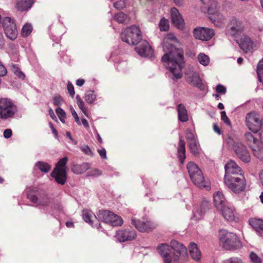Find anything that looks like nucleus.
Here are the masks:
<instances>
[{"mask_svg":"<svg viewBox=\"0 0 263 263\" xmlns=\"http://www.w3.org/2000/svg\"><path fill=\"white\" fill-rule=\"evenodd\" d=\"M237 43L244 53L252 52L253 50L254 43L247 35L242 34L239 37L235 39Z\"/></svg>","mask_w":263,"mask_h":263,"instance_id":"obj_15","label":"nucleus"},{"mask_svg":"<svg viewBox=\"0 0 263 263\" xmlns=\"http://www.w3.org/2000/svg\"><path fill=\"white\" fill-rule=\"evenodd\" d=\"M244 30L245 26L242 22L234 17L231 18L228 25L227 32L235 39H237Z\"/></svg>","mask_w":263,"mask_h":263,"instance_id":"obj_12","label":"nucleus"},{"mask_svg":"<svg viewBox=\"0 0 263 263\" xmlns=\"http://www.w3.org/2000/svg\"><path fill=\"white\" fill-rule=\"evenodd\" d=\"M159 28L161 31H166L169 29L168 22L167 20L163 18L159 23Z\"/></svg>","mask_w":263,"mask_h":263,"instance_id":"obj_42","label":"nucleus"},{"mask_svg":"<svg viewBox=\"0 0 263 263\" xmlns=\"http://www.w3.org/2000/svg\"><path fill=\"white\" fill-rule=\"evenodd\" d=\"M114 20L119 23H127L129 20L128 16L122 12L116 14L114 16Z\"/></svg>","mask_w":263,"mask_h":263,"instance_id":"obj_34","label":"nucleus"},{"mask_svg":"<svg viewBox=\"0 0 263 263\" xmlns=\"http://www.w3.org/2000/svg\"><path fill=\"white\" fill-rule=\"evenodd\" d=\"M67 161V157H64V158L60 159L59 161L55 164H66Z\"/></svg>","mask_w":263,"mask_h":263,"instance_id":"obj_61","label":"nucleus"},{"mask_svg":"<svg viewBox=\"0 0 263 263\" xmlns=\"http://www.w3.org/2000/svg\"><path fill=\"white\" fill-rule=\"evenodd\" d=\"M81 150L84 152L86 155L88 156H92V152L91 149L88 145H84L81 147Z\"/></svg>","mask_w":263,"mask_h":263,"instance_id":"obj_51","label":"nucleus"},{"mask_svg":"<svg viewBox=\"0 0 263 263\" xmlns=\"http://www.w3.org/2000/svg\"><path fill=\"white\" fill-rule=\"evenodd\" d=\"M14 74L18 78L24 79L25 77V74L18 68H16L14 71Z\"/></svg>","mask_w":263,"mask_h":263,"instance_id":"obj_55","label":"nucleus"},{"mask_svg":"<svg viewBox=\"0 0 263 263\" xmlns=\"http://www.w3.org/2000/svg\"><path fill=\"white\" fill-rule=\"evenodd\" d=\"M85 83V80L83 79H79L76 81V85L78 86H82Z\"/></svg>","mask_w":263,"mask_h":263,"instance_id":"obj_63","label":"nucleus"},{"mask_svg":"<svg viewBox=\"0 0 263 263\" xmlns=\"http://www.w3.org/2000/svg\"><path fill=\"white\" fill-rule=\"evenodd\" d=\"M224 182L228 188L236 194H239L243 192L246 186V181L244 175H241V177L234 176L233 178L224 179Z\"/></svg>","mask_w":263,"mask_h":263,"instance_id":"obj_6","label":"nucleus"},{"mask_svg":"<svg viewBox=\"0 0 263 263\" xmlns=\"http://www.w3.org/2000/svg\"><path fill=\"white\" fill-rule=\"evenodd\" d=\"M51 173V176L54 178L55 182L60 185H64L67 179L66 165H55Z\"/></svg>","mask_w":263,"mask_h":263,"instance_id":"obj_14","label":"nucleus"},{"mask_svg":"<svg viewBox=\"0 0 263 263\" xmlns=\"http://www.w3.org/2000/svg\"><path fill=\"white\" fill-rule=\"evenodd\" d=\"M204 5L203 8L207 10L210 15L209 18L213 22H222L223 16L217 10V4L214 0H201Z\"/></svg>","mask_w":263,"mask_h":263,"instance_id":"obj_7","label":"nucleus"},{"mask_svg":"<svg viewBox=\"0 0 263 263\" xmlns=\"http://www.w3.org/2000/svg\"><path fill=\"white\" fill-rule=\"evenodd\" d=\"M83 218L85 221L89 224L93 228L100 229L101 225L97 222L98 221V216L97 217L93 213L88 210H84L82 212Z\"/></svg>","mask_w":263,"mask_h":263,"instance_id":"obj_20","label":"nucleus"},{"mask_svg":"<svg viewBox=\"0 0 263 263\" xmlns=\"http://www.w3.org/2000/svg\"><path fill=\"white\" fill-rule=\"evenodd\" d=\"M213 129L215 132L217 133L218 135L221 134V130L218 126L216 124H214Z\"/></svg>","mask_w":263,"mask_h":263,"instance_id":"obj_64","label":"nucleus"},{"mask_svg":"<svg viewBox=\"0 0 263 263\" xmlns=\"http://www.w3.org/2000/svg\"><path fill=\"white\" fill-rule=\"evenodd\" d=\"M249 224L254 229L260 237H263V220L258 218H251Z\"/></svg>","mask_w":263,"mask_h":263,"instance_id":"obj_26","label":"nucleus"},{"mask_svg":"<svg viewBox=\"0 0 263 263\" xmlns=\"http://www.w3.org/2000/svg\"><path fill=\"white\" fill-rule=\"evenodd\" d=\"M208 204L207 202H203L200 207L194 209L192 218L195 220L201 219L206 210L208 209Z\"/></svg>","mask_w":263,"mask_h":263,"instance_id":"obj_29","label":"nucleus"},{"mask_svg":"<svg viewBox=\"0 0 263 263\" xmlns=\"http://www.w3.org/2000/svg\"><path fill=\"white\" fill-rule=\"evenodd\" d=\"M214 35V31L212 29L206 27L196 28L193 30V35L196 39L202 41H209Z\"/></svg>","mask_w":263,"mask_h":263,"instance_id":"obj_16","label":"nucleus"},{"mask_svg":"<svg viewBox=\"0 0 263 263\" xmlns=\"http://www.w3.org/2000/svg\"><path fill=\"white\" fill-rule=\"evenodd\" d=\"M70 111H71V113L72 117L74 118V119L75 120V121L77 122V123L78 124L81 125V122H80L79 118L76 111H75V110L72 107H71Z\"/></svg>","mask_w":263,"mask_h":263,"instance_id":"obj_54","label":"nucleus"},{"mask_svg":"<svg viewBox=\"0 0 263 263\" xmlns=\"http://www.w3.org/2000/svg\"><path fill=\"white\" fill-rule=\"evenodd\" d=\"M158 251L163 259L164 263H178L180 259L187 255V249L182 243L176 240H172L170 246L162 243L158 247Z\"/></svg>","mask_w":263,"mask_h":263,"instance_id":"obj_2","label":"nucleus"},{"mask_svg":"<svg viewBox=\"0 0 263 263\" xmlns=\"http://www.w3.org/2000/svg\"><path fill=\"white\" fill-rule=\"evenodd\" d=\"M32 31V27L31 25L26 24L22 28V34L23 36H28Z\"/></svg>","mask_w":263,"mask_h":263,"instance_id":"obj_40","label":"nucleus"},{"mask_svg":"<svg viewBox=\"0 0 263 263\" xmlns=\"http://www.w3.org/2000/svg\"><path fill=\"white\" fill-rule=\"evenodd\" d=\"M189 251L192 258L194 260L196 261H199L200 260L201 254L200 251L198 248L197 245L196 243L194 242L190 243L189 246Z\"/></svg>","mask_w":263,"mask_h":263,"instance_id":"obj_32","label":"nucleus"},{"mask_svg":"<svg viewBox=\"0 0 263 263\" xmlns=\"http://www.w3.org/2000/svg\"><path fill=\"white\" fill-rule=\"evenodd\" d=\"M262 144H258L255 147L252 148L253 155L258 159L263 160V146Z\"/></svg>","mask_w":263,"mask_h":263,"instance_id":"obj_35","label":"nucleus"},{"mask_svg":"<svg viewBox=\"0 0 263 263\" xmlns=\"http://www.w3.org/2000/svg\"><path fill=\"white\" fill-rule=\"evenodd\" d=\"M229 143L232 145V149L237 156L244 163H248L251 160V156L246 146L239 141H234L230 140Z\"/></svg>","mask_w":263,"mask_h":263,"instance_id":"obj_8","label":"nucleus"},{"mask_svg":"<svg viewBox=\"0 0 263 263\" xmlns=\"http://www.w3.org/2000/svg\"><path fill=\"white\" fill-rule=\"evenodd\" d=\"M190 151L194 155H197L200 153V145L197 140L188 143Z\"/></svg>","mask_w":263,"mask_h":263,"instance_id":"obj_36","label":"nucleus"},{"mask_svg":"<svg viewBox=\"0 0 263 263\" xmlns=\"http://www.w3.org/2000/svg\"><path fill=\"white\" fill-rule=\"evenodd\" d=\"M12 135V132L11 129L8 128L4 130V137L5 138L8 139L11 137Z\"/></svg>","mask_w":263,"mask_h":263,"instance_id":"obj_58","label":"nucleus"},{"mask_svg":"<svg viewBox=\"0 0 263 263\" xmlns=\"http://www.w3.org/2000/svg\"><path fill=\"white\" fill-rule=\"evenodd\" d=\"M185 138L188 143L196 140L194 135L191 129H187L185 134Z\"/></svg>","mask_w":263,"mask_h":263,"instance_id":"obj_45","label":"nucleus"},{"mask_svg":"<svg viewBox=\"0 0 263 263\" xmlns=\"http://www.w3.org/2000/svg\"><path fill=\"white\" fill-rule=\"evenodd\" d=\"M87 165H72L71 171L75 174L83 173L86 169Z\"/></svg>","mask_w":263,"mask_h":263,"instance_id":"obj_41","label":"nucleus"},{"mask_svg":"<svg viewBox=\"0 0 263 263\" xmlns=\"http://www.w3.org/2000/svg\"><path fill=\"white\" fill-rule=\"evenodd\" d=\"M98 221H101L109 224H118L120 223V221H118L119 223L115 221H111V217H117L115 214L108 210H101L99 211L97 214Z\"/></svg>","mask_w":263,"mask_h":263,"instance_id":"obj_21","label":"nucleus"},{"mask_svg":"<svg viewBox=\"0 0 263 263\" xmlns=\"http://www.w3.org/2000/svg\"><path fill=\"white\" fill-rule=\"evenodd\" d=\"M52 208L53 209V211H56L58 212H61L63 210V207L62 205L59 203H58L56 204H55L54 206L52 207Z\"/></svg>","mask_w":263,"mask_h":263,"instance_id":"obj_59","label":"nucleus"},{"mask_svg":"<svg viewBox=\"0 0 263 263\" xmlns=\"http://www.w3.org/2000/svg\"><path fill=\"white\" fill-rule=\"evenodd\" d=\"M76 99L79 108L82 110V111L85 114V116L88 117L87 111V108L85 106L83 101L81 99L79 95L76 96Z\"/></svg>","mask_w":263,"mask_h":263,"instance_id":"obj_38","label":"nucleus"},{"mask_svg":"<svg viewBox=\"0 0 263 263\" xmlns=\"http://www.w3.org/2000/svg\"><path fill=\"white\" fill-rule=\"evenodd\" d=\"M135 50L142 57L152 58L154 55V50L146 41H143Z\"/></svg>","mask_w":263,"mask_h":263,"instance_id":"obj_18","label":"nucleus"},{"mask_svg":"<svg viewBox=\"0 0 263 263\" xmlns=\"http://www.w3.org/2000/svg\"><path fill=\"white\" fill-rule=\"evenodd\" d=\"M186 81L197 88L200 90H204L205 85L203 84L199 74L195 72L187 75L186 78Z\"/></svg>","mask_w":263,"mask_h":263,"instance_id":"obj_22","label":"nucleus"},{"mask_svg":"<svg viewBox=\"0 0 263 263\" xmlns=\"http://www.w3.org/2000/svg\"><path fill=\"white\" fill-rule=\"evenodd\" d=\"M115 216L117 217H114V218H112L111 217V219H110L111 221H115L117 223H119L118 222V221H120V224H111V226H114V227H118V226H121L123 223V219H122V218L121 217H120L119 216L115 214Z\"/></svg>","mask_w":263,"mask_h":263,"instance_id":"obj_49","label":"nucleus"},{"mask_svg":"<svg viewBox=\"0 0 263 263\" xmlns=\"http://www.w3.org/2000/svg\"><path fill=\"white\" fill-rule=\"evenodd\" d=\"M67 90H68V92L71 98H73L75 94L73 85L70 81H68V83H67Z\"/></svg>","mask_w":263,"mask_h":263,"instance_id":"obj_47","label":"nucleus"},{"mask_svg":"<svg viewBox=\"0 0 263 263\" xmlns=\"http://www.w3.org/2000/svg\"><path fill=\"white\" fill-rule=\"evenodd\" d=\"M171 18L173 24L178 28L182 29L184 27V20L179 12V11L175 7L171 10Z\"/></svg>","mask_w":263,"mask_h":263,"instance_id":"obj_25","label":"nucleus"},{"mask_svg":"<svg viewBox=\"0 0 263 263\" xmlns=\"http://www.w3.org/2000/svg\"><path fill=\"white\" fill-rule=\"evenodd\" d=\"M190 177L194 183L199 187L208 186L202 172L198 165H187Z\"/></svg>","mask_w":263,"mask_h":263,"instance_id":"obj_9","label":"nucleus"},{"mask_svg":"<svg viewBox=\"0 0 263 263\" xmlns=\"http://www.w3.org/2000/svg\"><path fill=\"white\" fill-rule=\"evenodd\" d=\"M101 172L100 170L95 169L90 174H88V175L89 176H99L101 175Z\"/></svg>","mask_w":263,"mask_h":263,"instance_id":"obj_62","label":"nucleus"},{"mask_svg":"<svg viewBox=\"0 0 263 263\" xmlns=\"http://www.w3.org/2000/svg\"><path fill=\"white\" fill-rule=\"evenodd\" d=\"M114 6L117 9H122L125 7V3L124 1H119L114 4Z\"/></svg>","mask_w":263,"mask_h":263,"instance_id":"obj_50","label":"nucleus"},{"mask_svg":"<svg viewBox=\"0 0 263 263\" xmlns=\"http://www.w3.org/2000/svg\"><path fill=\"white\" fill-rule=\"evenodd\" d=\"M136 236V232L135 231L130 228H127L117 231L115 237L119 242H125L134 239Z\"/></svg>","mask_w":263,"mask_h":263,"instance_id":"obj_17","label":"nucleus"},{"mask_svg":"<svg viewBox=\"0 0 263 263\" xmlns=\"http://www.w3.org/2000/svg\"><path fill=\"white\" fill-rule=\"evenodd\" d=\"M27 198L31 202L36 203L39 206L45 207L49 205L50 200L48 197H38L40 191L37 187L35 186L29 187L27 191Z\"/></svg>","mask_w":263,"mask_h":263,"instance_id":"obj_11","label":"nucleus"},{"mask_svg":"<svg viewBox=\"0 0 263 263\" xmlns=\"http://www.w3.org/2000/svg\"><path fill=\"white\" fill-rule=\"evenodd\" d=\"M132 223L137 229L141 232L151 231L156 227L155 224L150 221H143L132 219Z\"/></svg>","mask_w":263,"mask_h":263,"instance_id":"obj_19","label":"nucleus"},{"mask_svg":"<svg viewBox=\"0 0 263 263\" xmlns=\"http://www.w3.org/2000/svg\"><path fill=\"white\" fill-rule=\"evenodd\" d=\"M177 42L175 37L172 39H165L162 43L163 51L165 53L161 58V61L172 74L174 81L182 77V62L183 52L177 48L174 43Z\"/></svg>","mask_w":263,"mask_h":263,"instance_id":"obj_1","label":"nucleus"},{"mask_svg":"<svg viewBox=\"0 0 263 263\" xmlns=\"http://www.w3.org/2000/svg\"><path fill=\"white\" fill-rule=\"evenodd\" d=\"M178 158L179 162L181 163H183L184 161L186 158L185 155V142L182 139V137L180 138L178 143Z\"/></svg>","mask_w":263,"mask_h":263,"instance_id":"obj_28","label":"nucleus"},{"mask_svg":"<svg viewBox=\"0 0 263 263\" xmlns=\"http://www.w3.org/2000/svg\"><path fill=\"white\" fill-rule=\"evenodd\" d=\"M216 91L218 93L225 94L226 88L222 85L218 84L216 87Z\"/></svg>","mask_w":263,"mask_h":263,"instance_id":"obj_53","label":"nucleus"},{"mask_svg":"<svg viewBox=\"0 0 263 263\" xmlns=\"http://www.w3.org/2000/svg\"><path fill=\"white\" fill-rule=\"evenodd\" d=\"M225 175L224 179L233 178L232 175H243V171L238 165H224Z\"/></svg>","mask_w":263,"mask_h":263,"instance_id":"obj_23","label":"nucleus"},{"mask_svg":"<svg viewBox=\"0 0 263 263\" xmlns=\"http://www.w3.org/2000/svg\"><path fill=\"white\" fill-rule=\"evenodd\" d=\"M221 263H243V262L239 257H232L222 260Z\"/></svg>","mask_w":263,"mask_h":263,"instance_id":"obj_44","label":"nucleus"},{"mask_svg":"<svg viewBox=\"0 0 263 263\" xmlns=\"http://www.w3.org/2000/svg\"><path fill=\"white\" fill-rule=\"evenodd\" d=\"M219 240L220 245L227 250H237L242 247L239 237L235 233L226 230L219 231Z\"/></svg>","mask_w":263,"mask_h":263,"instance_id":"obj_3","label":"nucleus"},{"mask_svg":"<svg viewBox=\"0 0 263 263\" xmlns=\"http://www.w3.org/2000/svg\"><path fill=\"white\" fill-rule=\"evenodd\" d=\"M63 101L62 97L59 95H55L53 98V103L55 106H60Z\"/></svg>","mask_w":263,"mask_h":263,"instance_id":"obj_46","label":"nucleus"},{"mask_svg":"<svg viewBox=\"0 0 263 263\" xmlns=\"http://www.w3.org/2000/svg\"><path fill=\"white\" fill-rule=\"evenodd\" d=\"M37 166L39 169L44 173H47L51 169L50 165H37Z\"/></svg>","mask_w":263,"mask_h":263,"instance_id":"obj_56","label":"nucleus"},{"mask_svg":"<svg viewBox=\"0 0 263 263\" xmlns=\"http://www.w3.org/2000/svg\"><path fill=\"white\" fill-rule=\"evenodd\" d=\"M121 38L129 45H137L142 40L141 32L138 27L132 25L122 31Z\"/></svg>","mask_w":263,"mask_h":263,"instance_id":"obj_4","label":"nucleus"},{"mask_svg":"<svg viewBox=\"0 0 263 263\" xmlns=\"http://www.w3.org/2000/svg\"><path fill=\"white\" fill-rule=\"evenodd\" d=\"M178 120L182 122H185L189 120L187 111L183 104H179L177 107Z\"/></svg>","mask_w":263,"mask_h":263,"instance_id":"obj_31","label":"nucleus"},{"mask_svg":"<svg viewBox=\"0 0 263 263\" xmlns=\"http://www.w3.org/2000/svg\"><path fill=\"white\" fill-rule=\"evenodd\" d=\"M55 112L58 115L60 120L64 123V119L66 118V113L64 110L60 107H58L55 109Z\"/></svg>","mask_w":263,"mask_h":263,"instance_id":"obj_43","label":"nucleus"},{"mask_svg":"<svg viewBox=\"0 0 263 263\" xmlns=\"http://www.w3.org/2000/svg\"><path fill=\"white\" fill-rule=\"evenodd\" d=\"M245 137L248 144L251 149L253 147H256L255 146L259 144V140L251 133H246L245 135Z\"/></svg>","mask_w":263,"mask_h":263,"instance_id":"obj_33","label":"nucleus"},{"mask_svg":"<svg viewBox=\"0 0 263 263\" xmlns=\"http://www.w3.org/2000/svg\"><path fill=\"white\" fill-rule=\"evenodd\" d=\"M250 257L251 261L253 263H260V258L254 252H251L250 255Z\"/></svg>","mask_w":263,"mask_h":263,"instance_id":"obj_48","label":"nucleus"},{"mask_svg":"<svg viewBox=\"0 0 263 263\" xmlns=\"http://www.w3.org/2000/svg\"><path fill=\"white\" fill-rule=\"evenodd\" d=\"M98 153L99 154L100 157L103 159L106 158V150L104 148H102L101 149H98Z\"/></svg>","mask_w":263,"mask_h":263,"instance_id":"obj_60","label":"nucleus"},{"mask_svg":"<svg viewBox=\"0 0 263 263\" xmlns=\"http://www.w3.org/2000/svg\"><path fill=\"white\" fill-rule=\"evenodd\" d=\"M213 201L215 208L218 211L229 203L221 191H217L214 193Z\"/></svg>","mask_w":263,"mask_h":263,"instance_id":"obj_24","label":"nucleus"},{"mask_svg":"<svg viewBox=\"0 0 263 263\" xmlns=\"http://www.w3.org/2000/svg\"><path fill=\"white\" fill-rule=\"evenodd\" d=\"M221 120L227 125H230L231 124V122L230 119L226 115V112L225 111H222L221 112Z\"/></svg>","mask_w":263,"mask_h":263,"instance_id":"obj_52","label":"nucleus"},{"mask_svg":"<svg viewBox=\"0 0 263 263\" xmlns=\"http://www.w3.org/2000/svg\"><path fill=\"white\" fill-rule=\"evenodd\" d=\"M199 63L203 66H206L210 62V59L208 55L204 53H200L198 56Z\"/></svg>","mask_w":263,"mask_h":263,"instance_id":"obj_39","label":"nucleus"},{"mask_svg":"<svg viewBox=\"0 0 263 263\" xmlns=\"http://www.w3.org/2000/svg\"><path fill=\"white\" fill-rule=\"evenodd\" d=\"M219 211H221L225 219L229 221L234 219L235 210L233 206L231 205L229 203Z\"/></svg>","mask_w":263,"mask_h":263,"instance_id":"obj_27","label":"nucleus"},{"mask_svg":"<svg viewBox=\"0 0 263 263\" xmlns=\"http://www.w3.org/2000/svg\"><path fill=\"white\" fill-rule=\"evenodd\" d=\"M84 98L87 103L92 104L96 100V96L93 91H88L85 93Z\"/></svg>","mask_w":263,"mask_h":263,"instance_id":"obj_37","label":"nucleus"},{"mask_svg":"<svg viewBox=\"0 0 263 263\" xmlns=\"http://www.w3.org/2000/svg\"><path fill=\"white\" fill-rule=\"evenodd\" d=\"M246 122L249 129L257 134L263 124V119H260V116L257 112L251 111L246 115Z\"/></svg>","mask_w":263,"mask_h":263,"instance_id":"obj_10","label":"nucleus"},{"mask_svg":"<svg viewBox=\"0 0 263 263\" xmlns=\"http://www.w3.org/2000/svg\"><path fill=\"white\" fill-rule=\"evenodd\" d=\"M17 111V107L12 100L6 98L0 99V119L13 118Z\"/></svg>","mask_w":263,"mask_h":263,"instance_id":"obj_5","label":"nucleus"},{"mask_svg":"<svg viewBox=\"0 0 263 263\" xmlns=\"http://www.w3.org/2000/svg\"><path fill=\"white\" fill-rule=\"evenodd\" d=\"M34 0H17L16 8L20 11H27L32 7Z\"/></svg>","mask_w":263,"mask_h":263,"instance_id":"obj_30","label":"nucleus"},{"mask_svg":"<svg viewBox=\"0 0 263 263\" xmlns=\"http://www.w3.org/2000/svg\"><path fill=\"white\" fill-rule=\"evenodd\" d=\"M4 30L6 36L11 40H15L17 36L15 23L11 17H6L3 21Z\"/></svg>","mask_w":263,"mask_h":263,"instance_id":"obj_13","label":"nucleus"},{"mask_svg":"<svg viewBox=\"0 0 263 263\" xmlns=\"http://www.w3.org/2000/svg\"><path fill=\"white\" fill-rule=\"evenodd\" d=\"M7 70L5 67L0 62V77H3L7 74Z\"/></svg>","mask_w":263,"mask_h":263,"instance_id":"obj_57","label":"nucleus"}]
</instances>
